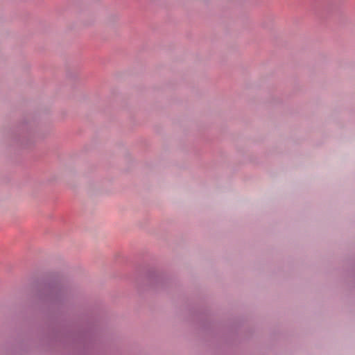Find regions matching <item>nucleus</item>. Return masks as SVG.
I'll use <instances>...</instances> for the list:
<instances>
[{"label": "nucleus", "mask_w": 355, "mask_h": 355, "mask_svg": "<svg viewBox=\"0 0 355 355\" xmlns=\"http://www.w3.org/2000/svg\"><path fill=\"white\" fill-rule=\"evenodd\" d=\"M37 137H41L35 121L29 118L23 119L12 131L11 138L19 146L28 148Z\"/></svg>", "instance_id": "obj_1"}, {"label": "nucleus", "mask_w": 355, "mask_h": 355, "mask_svg": "<svg viewBox=\"0 0 355 355\" xmlns=\"http://www.w3.org/2000/svg\"><path fill=\"white\" fill-rule=\"evenodd\" d=\"M46 289L45 297H43L42 294H40V297L52 306L61 307L69 302L73 297L71 289L60 283L49 284Z\"/></svg>", "instance_id": "obj_2"}, {"label": "nucleus", "mask_w": 355, "mask_h": 355, "mask_svg": "<svg viewBox=\"0 0 355 355\" xmlns=\"http://www.w3.org/2000/svg\"><path fill=\"white\" fill-rule=\"evenodd\" d=\"M146 280L149 286L157 288L164 286L167 279L164 274L155 269H150L146 273Z\"/></svg>", "instance_id": "obj_3"}]
</instances>
